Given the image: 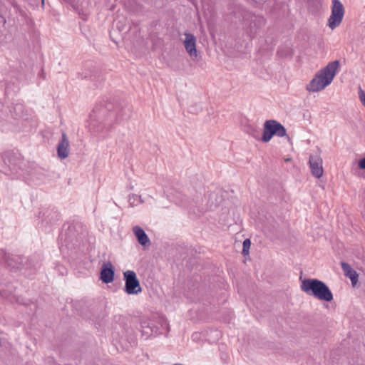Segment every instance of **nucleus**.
<instances>
[{"label": "nucleus", "instance_id": "412c9836", "mask_svg": "<svg viewBox=\"0 0 365 365\" xmlns=\"http://www.w3.org/2000/svg\"><path fill=\"white\" fill-rule=\"evenodd\" d=\"M83 19H86V15H83V16L82 17Z\"/></svg>", "mask_w": 365, "mask_h": 365}, {"label": "nucleus", "instance_id": "423d86ee", "mask_svg": "<svg viewBox=\"0 0 365 365\" xmlns=\"http://www.w3.org/2000/svg\"><path fill=\"white\" fill-rule=\"evenodd\" d=\"M309 168L313 176L320 178L324 173L322 167V159L319 155H311L309 157Z\"/></svg>", "mask_w": 365, "mask_h": 365}, {"label": "nucleus", "instance_id": "dca6fc26", "mask_svg": "<svg viewBox=\"0 0 365 365\" xmlns=\"http://www.w3.org/2000/svg\"><path fill=\"white\" fill-rule=\"evenodd\" d=\"M251 246V241L250 239H246L243 242V249L242 253L244 255H247L249 254V250Z\"/></svg>", "mask_w": 365, "mask_h": 365}, {"label": "nucleus", "instance_id": "9d476101", "mask_svg": "<svg viewBox=\"0 0 365 365\" xmlns=\"http://www.w3.org/2000/svg\"><path fill=\"white\" fill-rule=\"evenodd\" d=\"M133 232L136 237L138 243L142 246H148L150 244V240L145 231L140 226H134Z\"/></svg>", "mask_w": 365, "mask_h": 365}, {"label": "nucleus", "instance_id": "7ed1b4c3", "mask_svg": "<svg viewBox=\"0 0 365 365\" xmlns=\"http://www.w3.org/2000/svg\"><path fill=\"white\" fill-rule=\"evenodd\" d=\"M274 135L279 137L285 136L286 130L279 122L274 120H268L265 121L264 124L262 140L264 143H267L270 141Z\"/></svg>", "mask_w": 365, "mask_h": 365}, {"label": "nucleus", "instance_id": "9b49d317", "mask_svg": "<svg viewBox=\"0 0 365 365\" xmlns=\"http://www.w3.org/2000/svg\"><path fill=\"white\" fill-rule=\"evenodd\" d=\"M341 268L344 271V275L349 277L351 281L353 286H355L358 282L359 274L354 270L346 262H341Z\"/></svg>", "mask_w": 365, "mask_h": 365}, {"label": "nucleus", "instance_id": "f8f14e48", "mask_svg": "<svg viewBox=\"0 0 365 365\" xmlns=\"http://www.w3.org/2000/svg\"><path fill=\"white\" fill-rule=\"evenodd\" d=\"M4 160L11 170L17 171V168L19 167L21 163V160L19 158L16 157L14 154L9 153L6 155Z\"/></svg>", "mask_w": 365, "mask_h": 365}, {"label": "nucleus", "instance_id": "aec40b11", "mask_svg": "<svg viewBox=\"0 0 365 365\" xmlns=\"http://www.w3.org/2000/svg\"><path fill=\"white\" fill-rule=\"evenodd\" d=\"M284 162L288 163L292 160V158H284Z\"/></svg>", "mask_w": 365, "mask_h": 365}, {"label": "nucleus", "instance_id": "f3484780", "mask_svg": "<svg viewBox=\"0 0 365 365\" xmlns=\"http://www.w3.org/2000/svg\"><path fill=\"white\" fill-rule=\"evenodd\" d=\"M359 98L363 105L365 106V92L361 88L359 90Z\"/></svg>", "mask_w": 365, "mask_h": 365}, {"label": "nucleus", "instance_id": "2eb2a0df", "mask_svg": "<svg viewBox=\"0 0 365 365\" xmlns=\"http://www.w3.org/2000/svg\"><path fill=\"white\" fill-rule=\"evenodd\" d=\"M137 201H138L139 203H143V200H142L140 195H135V194H132L131 195L129 196V202H130V204L132 206L135 205Z\"/></svg>", "mask_w": 365, "mask_h": 365}, {"label": "nucleus", "instance_id": "a211bd4d", "mask_svg": "<svg viewBox=\"0 0 365 365\" xmlns=\"http://www.w3.org/2000/svg\"><path fill=\"white\" fill-rule=\"evenodd\" d=\"M359 167L361 168V169H363V170H365V158L361 159L359 161Z\"/></svg>", "mask_w": 365, "mask_h": 365}, {"label": "nucleus", "instance_id": "20e7f679", "mask_svg": "<svg viewBox=\"0 0 365 365\" xmlns=\"http://www.w3.org/2000/svg\"><path fill=\"white\" fill-rule=\"evenodd\" d=\"M344 8L339 0L332 1L331 14L328 19V26L334 30L342 22L344 16Z\"/></svg>", "mask_w": 365, "mask_h": 365}, {"label": "nucleus", "instance_id": "4468645a", "mask_svg": "<svg viewBox=\"0 0 365 365\" xmlns=\"http://www.w3.org/2000/svg\"><path fill=\"white\" fill-rule=\"evenodd\" d=\"M115 26L120 32L126 33L130 29V24L124 18L117 19L115 21Z\"/></svg>", "mask_w": 365, "mask_h": 365}, {"label": "nucleus", "instance_id": "0eeeda50", "mask_svg": "<svg viewBox=\"0 0 365 365\" xmlns=\"http://www.w3.org/2000/svg\"><path fill=\"white\" fill-rule=\"evenodd\" d=\"M195 38L191 34H185L184 47L192 60L195 61L197 58Z\"/></svg>", "mask_w": 365, "mask_h": 365}, {"label": "nucleus", "instance_id": "39448f33", "mask_svg": "<svg viewBox=\"0 0 365 365\" xmlns=\"http://www.w3.org/2000/svg\"><path fill=\"white\" fill-rule=\"evenodd\" d=\"M125 280V292L128 294H138L142 289L135 272L128 270L123 273Z\"/></svg>", "mask_w": 365, "mask_h": 365}, {"label": "nucleus", "instance_id": "1a4fd4ad", "mask_svg": "<svg viewBox=\"0 0 365 365\" xmlns=\"http://www.w3.org/2000/svg\"><path fill=\"white\" fill-rule=\"evenodd\" d=\"M114 269L112 264L108 262L102 266L101 272V279L106 284L110 283L114 279Z\"/></svg>", "mask_w": 365, "mask_h": 365}, {"label": "nucleus", "instance_id": "ddd939ff", "mask_svg": "<svg viewBox=\"0 0 365 365\" xmlns=\"http://www.w3.org/2000/svg\"><path fill=\"white\" fill-rule=\"evenodd\" d=\"M22 261L20 256H9L6 259L7 264L14 269H21Z\"/></svg>", "mask_w": 365, "mask_h": 365}, {"label": "nucleus", "instance_id": "6ab92c4d", "mask_svg": "<svg viewBox=\"0 0 365 365\" xmlns=\"http://www.w3.org/2000/svg\"><path fill=\"white\" fill-rule=\"evenodd\" d=\"M58 270H59V272H60L62 274H64V272H66V268H65L63 266H59V267H58Z\"/></svg>", "mask_w": 365, "mask_h": 365}, {"label": "nucleus", "instance_id": "f03ea898", "mask_svg": "<svg viewBox=\"0 0 365 365\" xmlns=\"http://www.w3.org/2000/svg\"><path fill=\"white\" fill-rule=\"evenodd\" d=\"M301 289L308 295L313 296L321 301L331 302L333 299V294L327 285L317 279L302 280Z\"/></svg>", "mask_w": 365, "mask_h": 365}, {"label": "nucleus", "instance_id": "f257e3e1", "mask_svg": "<svg viewBox=\"0 0 365 365\" xmlns=\"http://www.w3.org/2000/svg\"><path fill=\"white\" fill-rule=\"evenodd\" d=\"M339 67L338 61L329 62L324 68L317 72L312 81L306 86L307 91L312 93L323 91L331 83Z\"/></svg>", "mask_w": 365, "mask_h": 365}, {"label": "nucleus", "instance_id": "6e6552de", "mask_svg": "<svg viewBox=\"0 0 365 365\" xmlns=\"http://www.w3.org/2000/svg\"><path fill=\"white\" fill-rule=\"evenodd\" d=\"M57 153L61 159H65L69 155V140L65 133H62L61 139L58 143Z\"/></svg>", "mask_w": 365, "mask_h": 365}, {"label": "nucleus", "instance_id": "4be33fe9", "mask_svg": "<svg viewBox=\"0 0 365 365\" xmlns=\"http://www.w3.org/2000/svg\"><path fill=\"white\" fill-rule=\"evenodd\" d=\"M174 365H182V364H174Z\"/></svg>", "mask_w": 365, "mask_h": 365}]
</instances>
